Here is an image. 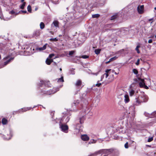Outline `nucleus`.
<instances>
[{
    "mask_svg": "<svg viewBox=\"0 0 156 156\" xmlns=\"http://www.w3.org/2000/svg\"><path fill=\"white\" fill-rule=\"evenodd\" d=\"M27 9L28 12L30 13H31V8L30 5H29L28 6Z\"/></svg>",
    "mask_w": 156,
    "mask_h": 156,
    "instance_id": "nucleus-29",
    "label": "nucleus"
},
{
    "mask_svg": "<svg viewBox=\"0 0 156 156\" xmlns=\"http://www.w3.org/2000/svg\"><path fill=\"white\" fill-rule=\"evenodd\" d=\"M54 56V54H50L49 56V57L50 58H52L53 56Z\"/></svg>",
    "mask_w": 156,
    "mask_h": 156,
    "instance_id": "nucleus-46",
    "label": "nucleus"
},
{
    "mask_svg": "<svg viewBox=\"0 0 156 156\" xmlns=\"http://www.w3.org/2000/svg\"><path fill=\"white\" fill-rule=\"evenodd\" d=\"M133 72L136 75H137L138 73L137 70L135 69H133L132 70Z\"/></svg>",
    "mask_w": 156,
    "mask_h": 156,
    "instance_id": "nucleus-28",
    "label": "nucleus"
},
{
    "mask_svg": "<svg viewBox=\"0 0 156 156\" xmlns=\"http://www.w3.org/2000/svg\"><path fill=\"white\" fill-rule=\"evenodd\" d=\"M45 27L44 23L43 22H41L40 24V28L42 29L44 28Z\"/></svg>",
    "mask_w": 156,
    "mask_h": 156,
    "instance_id": "nucleus-24",
    "label": "nucleus"
},
{
    "mask_svg": "<svg viewBox=\"0 0 156 156\" xmlns=\"http://www.w3.org/2000/svg\"><path fill=\"white\" fill-rule=\"evenodd\" d=\"M14 59V57H12L10 55H8L4 58V60L5 61L4 63V66H5L12 61Z\"/></svg>",
    "mask_w": 156,
    "mask_h": 156,
    "instance_id": "nucleus-4",
    "label": "nucleus"
},
{
    "mask_svg": "<svg viewBox=\"0 0 156 156\" xmlns=\"http://www.w3.org/2000/svg\"><path fill=\"white\" fill-rule=\"evenodd\" d=\"M153 140V138L152 137L149 138L148 140V142H150L151 141Z\"/></svg>",
    "mask_w": 156,
    "mask_h": 156,
    "instance_id": "nucleus-45",
    "label": "nucleus"
},
{
    "mask_svg": "<svg viewBox=\"0 0 156 156\" xmlns=\"http://www.w3.org/2000/svg\"><path fill=\"white\" fill-rule=\"evenodd\" d=\"M59 125L60 128L62 132L65 133H68L69 127L67 125L62 124V123L61 121H60L59 122Z\"/></svg>",
    "mask_w": 156,
    "mask_h": 156,
    "instance_id": "nucleus-5",
    "label": "nucleus"
},
{
    "mask_svg": "<svg viewBox=\"0 0 156 156\" xmlns=\"http://www.w3.org/2000/svg\"><path fill=\"white\" fill-rule=\"evenodd\" d=\"M149 117L150 118L154 117L156 118V112L152 113L151 115H149Z\"/></svg>",
    "mask_w": 156,
    "mask_h": 156,
    "instance_id": "nucleus-21",
    "label": "nucleus"
},
{
    "mask_svg": "<svg viewBox=\"0 0 156 156\" xmlns=\"http://www.w3.org/2000/svg\"><path fill=\"white\" fill-rule=\"evenodd\" d=\"M99 81H98V82L97 83V84H96L95 85H94V86H97L98 87H100L101 85V83H99Z\"/></svg>",
    "mask_w": 156,
    "mask_h": 156,
    "instance_id": "nucleus-38",
    "label": "nucleus"
},
{
    "mask_svg": "<svg viewBox=\"0 0 156 156\" xmlns=\"http://www.w3.org/2000/svg\"><path fill=\"white\" fill-rule=\"evenodd\" d=\"M81 138L82 140L84 141H87L89 140V137L87 135L84 134L81 136Z\"/></svg>",
    "mask_w": 156,
    "mask_h": 156,
    "instance_id": "nucleus-12",
    "label": "nucleus"
},
{
    "mask_svg": "<svg viewBox=\"0 0 156 156\" xmlns=\"http://www.w3.org/2000/svg\"><path fill=\"white\" fill-rule=\"evenodd\" d=\"M148 99V96L144 93H141L138 97L135 98L134 104L136 105H138L142 103L147 102Z\"/></svg>",
    "mask_w": 156,
    "mask_h": 156,
    "instance_id": "nucleus-1",
    "label": "nucleus"
},
{
    "mask_svg": "<svg viewBox=\"0 0 156 156\" xmlns=\"http://www.w3.org/2000/svg\"><path fill=\"white\" fill-rule=\"evenodd\" d=\"M114 73L116 75H117V74H119V73H116V72H115Z\"/></svg>",
    "mask_w": 156,
    "mask_h": 156,
    "instance_id": "nucleus-56",
    "label": "nucleus"
},
{
    "mask_svg": "<svg viewBox=\"0 0 156 156\" xmlns=\"http://www.w3.org/2000/svg\"><path fill=\"white\" fill-rule=\"evenodd\" d=\"M9 13L10 14H15L16 15H17L18 14V13H16L13 10H12L9 12Z\"/></svg>",
    "mask_w": 156,
    "mask_h": 156,
    "instance_id": "nucleus-33",
    "label": "nucleus"
},
{
    "mask_svg": "<svg viewBox=\"0 0 156 156\" xmlns=\"http://www.w3.org/2000/svg\"><path fill=\"white\" fill-rule=\"evenodd\" d=\"M12 16H10V17L9 18H5L4 17H3L2 18H1V16H0V18L1 19H2L3 20H10L12 18Z\"/></svg>",
    "mask_w": 156,
    "mask_h": 156,
    "instance_id": "nucleus-22",
    "label": "nucleus"
},
{
    "mask_svg": "<svg viewBox=\"0 0 156 156\" xmlns=\"http://www.w3.org/2000/svg\"><path fill=\"white\" fill-rule=\"evenodd\" d=\"M21 12H22L23 13H26L27 12V11H22L21 10L20 11H19V13H20Z\"/></svg>",
    "mask_w": 156,
    "mask_h": 156,
    "instance_id": "nucleus-48",
    "label": "nucleus"
},
{
    "mask_svg": "<svg viewBox=\"0 0 156 156\" xmlns=\"http://www.w3.org/2000/svg\"><path fill=\"white\" fill-rule=\"evenodd\" d=\"M123 51H124L123 49H122V50H120V51H118V53H121Z\"/></svg>",
    "mask_w": 156,
    "mask_h": 156,
    "instance_id": "nucleus-51",
    "label": "nucleus"
},
{
    "mask_svg": "<svg viewBox=\"0 0 156 156\" xmlns=\"http://www.w3.org/2000/svg\"><path fill=\"white\" fill-rule=\"evenodd\" d=\"M53 24L54 26L56 27H58L59 22L57 21H55L53 22L52 25Z\"/></svg>",
    "mask_w": 156,
    "mask_h": 156,
    "instance_id": "nucleus-19",
    "label": "nucleus"
},
{
    "mask_svg": "<svg viewBox=\"0 0 156 156\" xmlns=\"http://www.w3.org/2000/svg\"><path fill=\"white\" fill-rule=\"evenodd\" d=\"M111 69H107L106 70L105 72L106 73H108L109 71Z\"/></svg>",
    "mask_w": 156,
    "mask_h": 156,
    "instance_id": "nucleus-53",
    "label": "nucleus"
},
{
    "mask_svg": "<svg viewBox=\"0 0 156 156\" xmlns=\"http://www.w3.org/2000/svg\"><path fill=\"white\" fill-rule=\"evenodd\" d=\"M65 117H66V119L65 120V122H68L69 121V119H70V117L69 116H66L65 118Z\"/></svg>",
    "mask_w": 156,
    "mask_h": 156,
    "instance_id": "nucleus-35",
    "label": "nucleus"
},
{
    "mask_svg": "<svg viewBox=\"0 0 156 156\" xmlns=\"http://www.w3.org/2000/svg\"><path fill=\"white\" fill-rule=\"evenodd\" d=\"M26 3L25 2H23V4L21 5L20 8L21 9H23L24 8L25 5Z\"/></svg>",
    "mask_w": 156,
    "mask_h": 156,
    "instance_id": "nucleus-37",
    "label": "nucleus"
},
{
    "mask_svg": "<svg viewBox=\"0 0 156 156\" xmlns=\"http://www.w3.org/2000/svg\"><path fill=\"white\" fill-rule=\"evenodd\" d=\"M130 110H133V112L132 114L134 115L135 113V111H134V110L135 109V107L134 106H131L129 108Z\"/></svg>",
    "mask_w": 156,
    "mask_h": 156,
    "instance_id": "nucleus-23",
    "label": "nucleus"
},
{
    "mask_svg": "<svg viewBox=\"0 0 156 156\" xmlns=\"http://www.w3.org/2000/svg\"><path fill=\"white\" fill-rule=\"evenodd\" d=\"M153 20V19H150L149 20V21H151L152 20Z\"/></svg>",
    "mask_w": 156,
    "mask_h": 156,
    "instance_id": "nucleus-57",
    "label": "nucleus"
},
{
    "mask_svg": "<svg viewBox=\"0 0 156 156\" xmlns=\"http://www.w3.org/2000/svg\"><path fill=\"white\" fill-rule=\"evenodd\" d=\"M124 100L125 103H127L129 102V96L127 94H126L125 95Z\"/></svg>",
    "mask_w": 156,
    "mask_h": 156,
    "instance_id": "nucleus-15",
    "label": "nucleus"
},
{
    "mask_svg": "<svg viewBox=\"0 0 156 156\" xmlns=\"http://www.w3.org/2000/svg\"><path fill=\"white\" fill-rule=\"evenodd\" d=\"M117 16L116 15L113 16H112L111 19V20H115V19H116L117 18Z\"/></svg>",
    "mask_w": 156,
    "mask_h": 156,
    "instance_id": "nucleus-36",
    "label": "nucleus"
},
{
    "mask_svg": "<svg viewBox=\"0 0 156 156\" xmlns=\"http://www.w3.org/2000/svg\"><path fill=\"white\" fill-rule=\"evenodd\" d=\"M124 147H125L126 148H128L129 147H128V142H126L125 144V145H124Z\"/></svg>",
    "mask_w": 156,
    "mask_h": 156,
    "instance_id": "nucleus-43",
    "label": "nucleus"
},
{
    "mask_svg": "<svg viewBox=\"0 0 156 156\" xmlns=\"http://www.w3.org/2000/svg\"><path fill=\"white\" fill-rule=\"evenodd\" d=\"M140 59H138L136 62L135 64L136 65L138 66L139 64V62H140Z\"/></svg>",
    "mask_w": 156,
    "mask_h": 156,
    "instance_id": "nucleus-44",
    "label": "nucleus"
},
{
    "mask_svg": "<svg viewBox=\"0 0 156 156\" xmlns=\"http://www.w3.org/2000/svg\"><path fill=\"white\" fill-rule=\"evenodd\" d=\"M154 9L156 10V7L154 8Z\"/></svg>",
    "mask_w": 156,
    "mask_h": 156,
    "instance_id": "nucleus-63",
    "label": "nucleus"
},
{
    "mask_svg": "<svg viewBox=\"0 0 156 156\" xmlns=\"http://www.w3.org/2000/svg\"><path fill=\"white\" fill-rule=\"evenodd\" d=\"M25 53L27 52H28V53L27 54L28 55H31V54H33L34 52H30L29 51H24Z\"/></svg>",
    "mask_w": 156,
    "mask_h": 156,
    "instance_id": "nucleus-40",
    "label": "nucleus"
},
{
    "mask_svg": "<svg viewBox=\"0 0 156 156\" xmlns=\"http://www.w3.org/2000/svg\"><path fill=\"white\" fill-rule=\"evenodd\" d=\"M133 84H132L130 87L129 89V95L130 96H132L135 93V91L134 89L132 88Z\"/></svg>",
    "mask_w": 156,
    "mask_h": 156,
    "instance_id": "nucleus-9",
    "label": "nucleus"
},
{
    "mask_svg": "<svg viewBox=\"0 0 156 156\" xmlns=\"http://www.w3.org/2000/svg\"><path fill=\"white\" fill-rule=\"evenodd\" d=\"M87 93V92H85L84 93L82 94L81 96V101H83V102L84 101L86 100Z\"/></svg>",
    "mask_w": 156,
    "mask_h": 156,
    "instance_id": "nucleus-13",
    "label": "nucleus"
},
{
    "mask_svg": "<svg viewBox=\"0 0 156 156\" xmlns=\"http://www.w3.org/2000/svg\"><path fill=\"white\" fill-rule=\"evenodd\" d=\"M100 16V15L98 14H93L92 15V17L93 18H98Z\"/></svg>",
    "mask_w": 156,
    "mask_h": 156,
    "instance_id": "nucleus-30",
    "label": "nucleus"
},
{
    "mask_svg": "<svg viewBox=\"0 0 156 156\" xmlns=\"http://www.w3.org/2000/svg\"><path fill=\"white\" fill-rule=\"evenodd\" d=\"M40 34V31L39 30H37L35 31L33 34V36L34 37H38Z\"/></svg>",
    "mask_w": 156,
    "mask_h": 156,
    "instance_id": "nucleus-14",
    "label": "nucleus"
},
{
    "mask_svg": "<svg viewBox=\"0 0 156 156\" xmlns=\"http://www.w3.org/2000/svg\"><path fill=\"white\" fill-rule=\"evenodd\" d=\"M112 61V59H111V58L110 59H109V62H110L111 61Z\"/></svg>",
    "mask_w": 156,
    "mask_h": 156,
    "instance_id": "nucleus-59",
    "label": "nucleus"
},
{
    "mask_svg": "<svg viewBox=\"0 0 156 156\" xmlns=\"http://www.w3.org/2000/svg\"><path fill=\"white\" fill-rule=\"evenodd\" d=\"M81 85L82 81L80 80H77L75 84V85L77 88H79Z\"/></svg>",
    "mask_w": 156,
    "mask_h": 156,
    "instance_id": "nucleus-11",
    "label": "nucleus"
},
{
    "mask_svg": "<svg viewBox=\"0 0 156 156\" xmlns=\"http://www.w3.org/2000/svg\"><path fill=\"white\" fill-rule=\"evenodd\" d=\"M155 37L156 38V35L155 36Z\"/></svg>",
    "mask_w": 156,
    "mask_h": 156,
    "instance_id": "nucleus-64",
    "label": "nucleus"
},
{
    "mask_svg": "<svg viewBox=\"0 0 156 156\" xmlns=\"http://www.w3.org/2000/svg\"><path fill=\"white\" fill-rule=\"evenodd\" d=\"M92 74L93 75H95L97 76L98 74V73H92Z\"/></svg>",
    "mask_w": 156,
    "mask_h": 156,
    "instance_id": "nucleus-52",
    "label": "nucleus"
},
{
    "mask_svg": "<svg viewBox=\"0 0 156 156\" xmlns=\"http://www.w3.org/2000/svg\"><path fill=\"white\" fill-rule=\"evenodd\" d=\"M60 71H61L62 70V69L61 68L60 69Z\"/></svg>",
    "mask_w": 156,
    "mask_h": 156,
    "instance_id": "nucleus-61",
    "label": "nucleus"
},
{
    "mask_svg": "<svg viewBox=\"0 0 156 156\" xmlns=\"http://www.w3.org/2000/svg\"><path fill=\"white\" fill-rule=\"evenodd\" d=\"M86 113V112H85L83 115L80 117L76 121V125L75 126V128L76 129L80 131H82L83 127L82 126V124L83 123V121L85 119L84 115Z\"/></svg>",
    "mask_w": 156,
    "mask_h": 156,
    "instance_id": "nucleus-2",
    "label": "nucleus"
},
{
    "mask_svg": "<svg viewBox=\"0 0 156 156\" xmlns=\"http://www.w3.org/2000/svg\"><path fill=\"white\" fill-rule=\"evenodd\" d=\"M24 0H21V2H24Z\"/></svg>",
    "mask_w": 156,
    "mask_h": 156,
    "instance_id": "nucleus-62",
    "label": "nucleus"
},
{
    "mask_svg": "<svg viewBox=\"0 0 156 156\" xmlns=\"http://www.w3.org/2000/svg\"><path fill=\"white\" fill-rule=\"evenodd\" d=\"M11 138V137H9V138H6L5 140H9Z\"/></svg>",
    "mask_w": 156,
    "mask_h": 156,
    "instance_id": "nucleus-55",
    "label": "nucleus"
},
{
    "mask_svg": "<svg viewBox=\"0 0 156 156\" xmlns=\"http://www.w3.org/2000/svg\"><path fill=\"white\" fill-rule=\"evenodd\" d=\"M59 90V89L58 88H57L56 89V90L53 92V91H52L51 90H47V91H42L41 93H43L44 94H46L47 95H50L52 94H54V93L56 92L57 91H58Z\"/></svg>",
    "mask_w": 156,
    "mask_h": 156,
    "instance_id": "nucleus-8",
    "label": "nucleus"
},
{
    "mask_svg": "<svg viewBox=\"0 0 156 156\" xmlns=\"http://www.w3.org/2000/svg\"><path fill=\"white\" fill-rule=\"evenodd\" d=\"M74 52L75 51H69V55H72L74 53Z\"/></svg>",
    "mask_w": 156,
    "mask_h": 156,
    "instance_id": "nucleus-41",
    "label": "nucleus"
},
{
    "mask_svg": "<svg viewBox=\"0 0 156 156\" xmlns=\"http://www.w3.org/2000/svg\"><path fill=\"white\" fill-rule=\"evenodd\" d=\"M43 84H44L46 86V84L44 81L42 80H40V83L39 84V86H42Z\"/></svg>",
    "mask_w": 156,
    "mask_h": 156,
    "instance_id": "nucleus-27",
    "label": "nucleus"
},
{
    "mask_svg": "<svg viewBox=\"0 0 156 156\" xmlns=\"http://www.w3.org/2000/svg\"><path fill=\"white\" fill-rule=\"evenodd\" d=\"M104 76H105L106 78H107L108 76V73H105L104 74Z\"/></svg>",
    "mask_w": 156,
    "mask_h": 156,
    "instance_id": "nucleus-47",
    "label": "nucleus"
},
{
    "mask_svg": "<svg viewBox=\"0 0 156 156\" xmlns=\"http://www.w3.org/2000/svg\"><path fill=\"white\" fill-rule=\"evenodd\" d=\"M8 53V51L5 50L2 44H0V59H1L2 56H4Z\"/></svg>",
    "mask_w": 156,
    "mask_h": 156,
    "instance_id": "nucleus-6",
    "label": "nucleus"
},
{
    "mask_svg": "<svg viewBox=\"0 0 156 156\" xmlns=\"http://www.w3.org/2000/svg\"><path fill=\"white\" fill-rule=\"evenodd\" d=\"M8 121L5 118H3L2 120V122L3 125H5L7 123Z\"/></svg>",
    "mask_w": 156,
    "mask_h": 156,
    "instance_id": "nucleus-20",
    "label": "nucleus"
},
{
    "mask_svg": "<svg viewBox=\"0 0 156 156\" xmlns=\"http://www.w3.org/2000/svg\"><path fill=\"white\" fill-rule=\"evenodd\" d=\"M117 58V57H116L115 56L111 58V59H112V61H113L114 60L116 59Z\"/></svg>",
    "mask_w": 156,
    "mask_h": 156,
    "instance_id": "nucleus-49",
    "label": "nucleus"
},
{
    "mask_svg": "<svg viewBox=\"0 0 156 156\" xmlns=\"http://www.w3.org/2000/svg\"><path fill=\"white\" fill-rule=\"evenodd\" d=\"M31 107H27V108H22L21 109H20L19 111L18 112H21L22 111V112H26L27 111L29 110L30 109H31Z\"/></svg>",
    "mask_w": 156,
    "mask_h": 156,
    "instance_id": "nucleus-16",
    "label": "nucleus"
},
{
    "mask_svg": "<svg viewBox=\"0 0 156 156\" xmlns=\"http://www.w3.org/2000/svg\"><path fill=\"white\" fill-rule=\"evenodd\" d=\"M63 81H64V80H63V77H62L61 78H59L58 80V82H63Z\"/></svg>",
    "mask_w": 156,
    "mask_h": 156,
    "instance_id": "nucleus-34",
    "label": "nucleus"
},
{
    "mask_svg": "<svg viewBox=\"0 0 156 156\" xmlns=\"http://www.w3.org/2000/svg\"><path fill=\"white\" fill-rule=\"evenodd\" d=\"M104 75H102L101 76V78L102 79V78H103L104 77Z\"/></svg>",
    "mask_w": 156,
    "mask_h": 156,
    "instance_id": "nucleus-58",
    "label": "nucleus"
},
{
    "mask_svg": "<svg viewBox=\"0 0 156 156\" xmlns=\"http://www.w3.org/2000/svg\"><path fill=\"white\" fill-rule=\"evenodd\" d=\"M150 83L149 79H141L139 82V85L141 87H144L146 89L148 88V87L146 85H149Z\"/></svg>",
    "mask_w": 156,
    "mask_h": 156,
    "instance_id": "nucleus-3",
    "label": "nucleus"
},
{
    "mask_svg": "<svg viewBox=\"0 0 156 156\" xmlns=\"http://www.w3.org/2000/svg\"><path fill=\"white\" fill-rule=\"evenodd\" d=\"M47 45V44H45L42 47L37 48V50H39V51H42L44 50L46 48Z\"/></svg>",
    "mask_w": 156,
    "mask_h": 156,
    "instance_id": "nucleus-17",
    "label": "nucleus"
},
{
    "mask_svg": "<svg viewBox=\"0 0 156 156\" xmlns=\"http://www.w3.org/2000/svg\"><path fill=\"white\" fill-rule=\"evenodd\" d=\"M96 140H95L93 139L90 140V142H89V144H91L93 143H95L96 142Z\"/></svg>",
    "mask_w": 156,
    "mask_h": 156,
    "instance_id": "nucleus-26",
    "label": "nucleus"
},
{
    "mask_svg": "<svg viewBox=\"0 0 156 156\" xmlns=\"http://www.w3.org/2000/svg\"><path fill=\"white\" fill-rule=\"evenodd\" d=\"M145 115L146 116H148V115H147V113H145Z\"/></svg>",
    "mask_w": 156,
    "mask_h": 156,
    "instance_id": "nucleus-60",
    "label": "nucleus"
},
{
    "mask_svg": "<svg viewBox=\"0 0 156 156\" xmlns=\"http://www.w3.org/2000/svg\"><path fill=\"white\" fill-rule=\"evenodd\" d=\"M140 47V45H137L136 47V48L135 50L137 51V52L138 53H140V51L139 50V48Z\"/></svg>",
    "mask_w": 156,
    "mask_h": 156,
    "instance_id": "nucleus-32",
    "label": "nucleus"
},
{
    "mask_svg": "<svg viewBox=\"0 0 156 156\" xmlns=\"http://www.w3.org/2000/svg\"><path fill=\"white\" fill-rule=\"evenodd\" d=\"M152 42V40L151 39L149 40L148 41V43H151Z\"/></svg>",
    "mask_w": 156,
    "mask_h": 156,
    "instance_id": "nucleus-50",
    "label": "nucleus"
},
{
    "mask_svg": "<svg viewBox=\"0 0 156 156\" xmlns=\"http://www.w3.org/2000/svg\"><path fill=\"white\" fill-rule=\"evenodd\" d=\"M81 57L84 59H86L88 58L89 56L87 55H83L81 56Z\"/></svg>",
    "mask_w": 156,
    "mask_h": 156,
    "instance_id": "nucleus-39",
    "label": "nucleus"
},
{
    "mask_svg": "<svg viewBox=\"0 0 156 156\" xmlns=\"http://www.w3.org/2000/svg\"><path fill=\"white\" fill-rule=\"evenodd\" d=\"M38 9V8L37 7H36L35 9V11H37Z\"/></svg>",
    "mask_w": 156,
    "mask_h": 156,
    "instance_id": "nucleus-54",
    "label": "nucleus"
},
{
    "mask_svg": "<svg viewBox=\"0 0 156 156\" xmlns=\"http://www.w3.org/2000/svg\"><path fill=\"white\" fill-rule=\"evenodd\" d=\"M137 11L139 14H142L144 12V5L139 6L137 7Z\"/></svg>",
    "mask_w": 156,
    "mask_h": 156,
    "instance_id": "nucleus-10",
    "label": "nucleus"
},
{
    "mask_svg": "<svg viewBox=\"0 0 156 156\" xmlns=\"http://www.w3.org/2000/svg\"><path fill=\"white\" fill-rule=\"evenodd\" d=\"M51 2L55 4H58L59 3L58 0H51Z\"/></svg>",
    "mask_w": 156,
    "mask_h": 156,
    "instance_id": "nucleus-25",
    "label": "nucleus"
},
{
    "mask_svg": "<svg viewBox=\"0 0 156 156\" xmlns=\"http://www.w3.org/2000/svg\"><path fill=\"white\" fill-rule=\"evenodd\" d=\"M50 41H58L57 39L56 38H51L50 39Z\"/></svg>",
    "mask_w": 156,
    "mask_h": 156,
    "instance_id": "nucleus-42",
    "label": "nucleus"
},
{
    "mask_svg": "<svg viewBox=\"0 0 156 156\" xmlns=\"http://www.w3.org/2000/svg\"><path fill=\"white\" fill-rule=\"evenodd\" d=\"M81 105L80 104L79 101L77 100L75 101L72 104V107L73 108V109L75 110L76 108H80V105Z\"/></svg>",
    "mask_w": 156,
    "mask_h": 156,
    "instance_id": "nucleus-7",
    "label": "nucleus"
},
{
    "mask_svg": "<svg viewBox=\"0 0 156 156\" xmlns=\"http://www.w3.org/2000/svg\"><path fill=\"white\" fill-rule=\"evenodd\" d=\"M53 62V60L52 59H49L47 58L46 60V63L48 65H49L51 63Z\"/></svg>",
    "mask_w": 156,
    "mask_h": 156,
    "instance_id": "nucleus-18",
    "label": "nucleus"
},
{
    "mask_svg": "<svg viewBox=\"0 0 156 156\" xmlns=\"http://www.w3.org/2000/svg\"><path fill=\"white\" fill-rule=\"evenodd\" d=\"M101 50L100 49H97L95 50V52L97 55H98L100 52Z\"/></svg>",
    "mask_w": 156,
    "mask_h": 156,
    "instance_id": "nucleus-31",
    "label": "nucleus"
}]
</instances>
